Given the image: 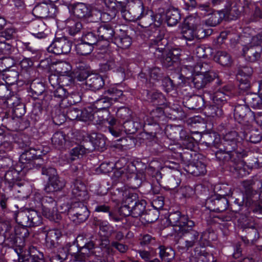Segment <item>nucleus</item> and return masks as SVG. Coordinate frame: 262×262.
Listing matches in <instances>:
<instances>
[{
  "mask_svg": "<svg viewBox=\"0 0 262 262\" xmlns=\"http://www.w3.org/2000/svg\"><path fill=\"white\" fill-rule=\"evenodd\" d=\"M72 201L71 206L63 205L58 211L56 208V202L51 196L42 198L39 192L33 193V203H31L32 207L34 206L38 211H40L43 216L51 221L57 222L60 219L59 213L70 212L75 218L73 221L81 223L85 221L90 215L85 203L89 199V195L86 187L80 181L74 182L72 190Z\"/></svg>",
  "mask_w": 262,
  "mask_h": 262,
  "instance_id": "1",
  "label": "nucleus"
},
{
  "mask_svg": "<svg viewBox=\"0 0 262 262\" xmlns=\"http://www.w3.org/2000/svg\"><path fill=\"white\" fill-rule=\"evenodd\" d=\"M247 142V139L244 141L236 132H231L224 136L223 148L221 147V152H217L216 154L217 158L228 163V164L231 167V171L237 172L239 177L246 174L247 166L242 159L247 156L245 147Z\"/></svg>",
  "mask_w": 262,
  "mask_h": 262,
  "instance_id": "2",
  "label": "nucleus"
},
{
  "mask_svg": "<svg viewBox=\"0 0 262 262\" xmlns=\"http://www.w3.org/2000/svg\"><path fill=\"white\" fill-rule=\"evenodd\" d=\"M255 31L250 28H246L243 34L239 36L243 45V55L246 59L250 62H254L260 58L262 48V31L255 35Z\"/></svg>",
  "mask_w": 262,
  "mask_h": 262,
  "instance_id": "3",
  "label": "nucleus"
},
{
  "mask_svg": "<svg viewBox=\"0 0 262 262\" xmlns=\"http://www.w3.org/2000/svg\"><path fill=\"white\" fill-rule=\"evenodd\" d=\"M182 72L185 73L186 78L191 79L195 88L198 89L204 87L216 77V74L213 72L204 71L203 65L201 63L194 67L186 66L182 69Z\"/></svg>",
  "mask_w": 262,
  "mask_h": 262,
  "instance_id": "4",
  "label": "nucleus"
},
{
  "mask_svg": "<svg viewBox=\"0 0 262 262\" xmlns=\"http://www.w3.org/2000/svg\"><path fill=\"white\" fill-rule=\"evenodd\" d=\"M199 9L200 10L204 11V12L202 13L203 15H211L207 23L208 25L211 26L217 25L224 18L228 20L235 19L239 15L240 13V10L236 9V8L234 7H232L230 10L226 9L219 11L213 12L209 6L207 5H202L199 6Z\"/></svg>",
  "mask_w": 262,
  "mask_h": 262,
  "instance_id": "5",
  "label": "nucleus"
},
{
  "mask_svg": "<svg viewBox=\"0 0 262 262\" xmlns=\"http://www.w3.org/2000/svg\"><path fill=\"white\" fill-rule=\"evenodd\" d=\"M47 152V150L38 146L25 149L19 157V167H23L26 171L33 168H39L41 164L37 159Z\"/></svg>",
  "mask_w": 262,
  "mask_h": 262,
  "instance_id": "6",
  "label": "nucleus"
},
{
  "mask_svg": "<svg viewBox=\"0 0 262 262\" xmlns=\"http://www.w3.org/2000/svg\"><path fill=\"white\" fill-rule=\"evenodd\" d=\"M136 194L132 193L126 198L119 211L124 216L132 215L134 217L140 216L144 211L146 203L144 201H137Z\"/></svg>",
  "mask_w": 262,
  "mask_h": 262,
  "instance_id": "7",
  "label": "nucleus"
},
{
  "mask_svg": "<svg viewBox=\"0 0 262 262\" xmlns=\"http://www.w3.org/2000/svg\"><path fill=\"white\" fill-rule=\"evenodd\" d=\"M198 20L189 16L184 22L182 28V34L187 40H192L194 38H201L206 35L205 30L197 25Z\"/></svg>",
  "mask_w": 262,
  "mask_h": 262,
  "instance_id": "8",
  "label": "nucleus"
},
{
  "mask_svg": "<svg viewBox=\"0 0 262 262\" xmlns=\"http://www.w3.org/2000/svg\"><path fill=\"white\" fill-rule=\"evenodd\" d=\"M32 199L30 205L31 208L24 211L19 212L15 217L16 221L24 226H36L41 223V217L38 214L37 209L34 206L32 207L31 203H33V194L31 195Z\"/></svg>",
  "mask_w": 262,
  "mask_h": 262,
  "instance_id": "9",
  "label": "nucleus"
},
{
  "mask_svg": "<svg viewBox=\"0 0 262 262\" xmlns=\"http://www.w3.org/2000/svg\"><path fill=\"white\" fill-rule=\"evenodd\" d=\"M122 91L116 86L110 88L105 94L103 98L98 99L95 103L90 107L95 110H106L112 103L122 95Z\"/></svg>",
  "mask_w": 262,
  "mask_h": 262,
  "instance_id": "10",
  "label": "nucleus"
},
{
  "mask_svg": "<svg viewBox=\"0 0 262 262\" xmlns=\"http://www.w3.org/2000/svg\"><path fill=\"white\" fill-rule=\"evenodd\" d=\"M42 174L48 177V183L45 187L47 192H52L61 189L64 186V182L59 179L55 168L49 167L43 168Z\"/></svg>",
  "mask_w": 262,
  "mask_h": 262,
  "instance_id": "11",
  "label": "nucleus"
},
{
  "mask_svg": "<svg viewBox=\"0 0 262 262\" xmlns=\"http://www.w3.org/2000/svg\"><path fill=\"white\" fill-rule=\"evenodd\" d=\"M168 220L172 226H176L179 228V230L182 232H186L194 226V222L188 220L186 216H181L179 211L170 214Z\"/></svg>",
  "mask_w": 262,
  "mask_h": 262,
  "instance_id": "12",
  "label": "nucleus"
},
{
  "mask_svg": "<svg viewBox=\"0 0 262 262\" xmlns=\"http://www.w3.org/2000/svg\"><path fill=\"white\" fill-rule=\"evenodd\" d=\"M72 48V43L64 37L55 39L48 48L49 52L55 54H66L69 53Z\"/></svg>",
  "mask_w": 262,
  "mask_h": 262,
  "instance_id": "13",
  "label": "nucleus"
},
{
  "mask_svg": "<svg viewBox=\"0 0 262 262\" xmlns=\"http://www.w3.org/2000/svg\"><path fill=\"white\" fill-rule=\"evenodd\" d=\"M76 240L78 249V253L75 257L76 260L79 261H84L86 256H91L95 253V250L96 248L92 242H88L80 247L81 242L84 240L83 236H78Z\"/></svg>",
  "mask_w": 262,
  "mask_h": 262,
  "instance_id": "14",
  "label": "nucleus"
},
{
  "mask_svg": "<svg viewBox=\"0 0 262 262\" xmlns=\"http://www.w3.org/2000/svg\"><path fill=\"white\" fill-rule=\"evenodd\" d=\"M212 100L214 105H212L209 108L211 112L208 113L212 117H219L222 114V110L220 108V106L224 101H226V95L222 91H219L213 95Z\"/></svg>",
  "mask_w": 262,
  "mask_h": 262,
  "instance_id": "15",
  "label": "nucleus"
},
{
  "mask_svg": "<svg viewBox=\"0 0 262 262\" xmlns=\"http://www.w3.org/2000/svg\"><path fill=\"white\" fill-rule=\"evenodd\" d=\"M135 9L136 12L133 15L127 10H122L121 14L124 19L129 21H135L141 19L147 14V12H145L143 4L141 2H139L138 4L135 6Z\"/></svg>",
  "mask_w": 262,
  "mask_h": 262,
  "instance_id": "16",
  "label": "nucleus"
},
{
  "mask_svg": "<svg viewBox=\"0 0 262 262\" xmlns=\"http://www.w3.org/2000/svg\"><path fill=\"white\" fill-rule=\"evenodd\" d=\"M15 33L16 30L12 27L7 28L1 33V38L0 39V53L3 54L9 53L11 46L5 41V39L8 40L12 38Z\"/></svg>",
  "mask_w": 262,
  "mask_h": 262,
  "instance_id": "17",
  "label": "nucleus"
},
{
  "mask_svg": "<svg viewBox=\"0 0 262 262\" xmlns=\"http://www.w3.org/2000/svg\"><path fill=\"white\" fill-rule=\"evenodd\" d=\"M92 110L91 107H87L82 111L77 108H73L68 112V117L71 120L87 122L88 120L92 119L93 117L91 115H87L89 113L91 112Z\"/></svg>",
  "mask_w": 262,
  "mask_h": 262,
  "instance_id": "18",
  "label": "nucleus"
},
{
  "mask_svg": "<svg viewBox=\"0 0 262 262\" xmlns=\"http://www.w3.org/2000/svg\"><path fill=\"white\" fill-rule=\"evenodd\" d=\"M106 6V12L100 13V18L103 21H109L114 18L117 12L115 0H101Z\"/></svg>",
  "mask_w": 262,
  "mask_h": 262,
  "instance_id": "19",
  "label": "nucleus"
},
{
  "mask_svg": "<svg viewBox=\"0 0 262 262\" xmlns=\"http://www.w3.org/2000/svg\"><path fill=\"white\" fill-rule=\"evenodd\" d=\"M100 247L102 250H104L108 254H112L113 252V247L116 248L121 253L125 252L128 249L127 246L116 242H113L110 244L108 238L101 239Z\"/></svg>",
  "mask_w": 262,
  "mask_h": 262,
  "instance_id": "20",
  "label": "nucleus"
},
{
  "mask_svg": "<svg viewBox=\"0 0 262 262\" xmlns=\"http://www.w3.org/2000/svg\"><path fill=\"white\" fill-rule=\"evenodd\" d=\"M117 115L118 117L124 120V128L126 131L130 132L131 133H134L136 130V128H133V130L130 129V126L134 125V123L131 121L132 119V111L128 108L122 107H120L117 112Z\"/></svg>",
  "mask_w": 262,
  "mask_h": 262,
  "instance_id": "21",
  "label": "nucleus"
},
{
  "mask_svg": "<svg viewBox=\"0 0 262 262\" xmlns=\"http://www.w3.org/2000/svg\"><path fill=\"white\" fill-rule=\"evenodd\" d=\"M185 170L194 176L203 175L206 172L205 165L201 161L197 160L189 163L184 167Z\"/></svg>",
  "mask_w": 262,
  "mask_h": 262,
  "instance_id": "22",
  "label": "nucleus"
},
{
  "mask_svg": "<svg viewBox=\"0 0 262 262\" xmlns=\"http://www.w3.org/2000/svg\"><path fill=\"white\" fill-rule=\"evenodd\" d=\"M92 110L87 115H91L93 117L92 119L88 120V121H92L94 124L103 125L105 124V117L109 115V112L107 110H95L91 107Z\"/></svg>",
  "mask_w": 262,
  "mask_h": 262,
  "instance_id": "23",
  "label": "nucleus"
},
{
  "mask_svg": "<svg viewBox=\"0 0 262 262\" xmlns=\"http://www.w3.org/2000/svg\"><path fill=\"white\" fill-rule=\"evenodd\" d=\"M72 67L67 62H60L57 64L56 68V72L57 74L60 75L63 78V81H67L69 83L73 82V80L71 77L69 75V73L71 71Z\"/></svg>",
  "mask_w": 262,
  "mask_h": 262,
  "instance_id": "24",
  "label": "nucleus"
},
{
  "mask_svg": "<svg viewBox=\"0 0 262 262\" xmlns=\"http://www.w3.org/2000/svg\"><path fill=\"white\" fill-rule=\"evenodd\" d=\"M139 77L141 79H144L143 82L154 84L156 82L161 79L160 69L159 68H154L148 71L147 75L144 72H142Z\"/></svg>",
  "mask_w": 262,
  "mask_h": 262,
  "instance_id": "25",
  "label": "nucleus"
},
{
  "mask_svg": "<svg viewBox=\"0 0 262 262\" xmlns=\"http://www.w3.org/2000/svg\"><path fill=\"white\" fill-rule=\"evenodd\" d=\"M212 255L205 251L204 247H197L194 250V256L190 258V262H209Z\"/></svg>",
  "mask_w": 262,
  "mask_h": 262,
  "instance_id": "26",
  "label": "nucleus"
},
{
  "mask_svg": "<svg viewBox=\"0 0 262 262\" xmlns=\"http://www.w3.org/2000/svg\"><path fill=\"white\" fill-rule=\"evenodd\" d=\"M74 15L78 18L88 17L91 15V8L90 6L82 3H78L73 8Z\"/></svg>",
  "mask_w": 262,
  "mask_h": 262,
  "instance_id": "27",
  "label": "nucleus"
},
{
  "mask_svg": "<svg viewBox=\"0 0 262 262\" xmlns=\"http://www.w3.org/2000/svg\"><path fill=\"white\" fill-rule=\"evenodd\" d=\"M85 83L93 91H96L100 89L103 86L104 81L100 75L98 74H92L89 76Z\"/></svg>",
  "mask_w": 262,
  "mask_h": 262,
  "instance_id": "28",
  "label": "nucleus"
},
{
  "mask_svg": "<svg viewBox=\"0 0 262 262\" xmlns=\"http://www.w3.org/2000/svg\"><path fill=\"white\" fill-rule=\"evenodd\" d=\"M181 18L179 10L174 7H170L166 13V20L168 26H173L177 24Z\"/></svg>",
  "mask_w": 262,
  "mask_h": 262,
  "instance_id": "29",
  "label": "nucleus"
},
{
  "mask_svg": "<svg viewBox=\"0 0 262 262\" xmlns=\"http://www.w3.org/2000/svg\"><path fill=\"white\" fill-rule=\"evenodd\" d=\"M181 51L179 49H173L170 50L163 59V64L166 67L172 66L174 62L179 59Z\"/></svg>",
  "mask_w": 262,
  "mask_h": 262,
  "instance_id": "30",
  "label": "nucleus"
},
{
  "mask_svg": "<svg viewBox=\"0 0 262 262\" xmlns=\"http://www.w3.org/2000/svg\"><path fill=\"white\" fill-rule=\"evenodd\" d=\"M98 36L100 38L110 41L113 39L114 31L108 25L100 26L97 29Z\"/></svg>",
  "mask_w": 262,
  "mask_h": 262,
  "instance_id": "31",
  "label": "nucleus"
},
{
  "mask_svg": "<svg viewBox=\"0 0 262 262\" xmlns=\"http://www.w3.org/2000/svg\"><path fill=\"white\" fill-rule=\"evenodd\" d=\"M19 166L18 164L16 169H11L6 172L5 179L11 183H14L15 182L19 180V176L24 174L26 172V170L23 167H20L19 170L18 168Z\"/></svg>",
  "mask_w": 262,
  "mask_h": 262,
  "instance_id": "32",
  "label": "nucleus"
},
{
  "mask_svg": "<svg viewBox=\"0 0 262 262\" xmlns=\"http://www.w3.org/2000/svg\"><path fill=\"white\" fill-rule=\"evenodd\" d=\"M89 139L95 148L102 149L105 147V139L102 134L92 133L89 136Z\"/></svg>",
  "mask_w": 262,
  "mask_h": 262,
  "instance_id": "33",
  "label": "nucleus"
},
{
  "mask_svg": "<svg viewBox=\"0 0 262 262\" xmlns=\"http://www.w3.org/2000/svg\"><path fill=\"white\" fill-rule=\"evenodd\" d=\"M95 224L99 226L100 234L105 237L104 239L107 238L108 236L112 234L113 228L110 226L107 221H98L95 223Z\"/></svg>",
  "mask_w": 262,
  "mask_h": 262,
  "instance_id": "34",
  "label": "nucleus"
},
{
  "mask_svg": "<svg viewBox=\"0 0 262 262\" xmlns=\"http://www.w3.org/2000/svg\"><path fill=\"white\" fill-rule=\"evenodd\" d=\"M67 30L71 35H74L78 33L82 28L80 22L73 19H69L66 22Z\"/></svg>",
  "mask_w": 262,
  "mask_h": 262,
  "instance_id": "35",
  "label": "nucleus"
},
{
  "mask_svg": "<svg viewBox=\"0 0 262 262\" xmlns=\"http://www.w3.org/2000/svg\"><path fill=\"white\" fill-rule=\"evenodd\" d=\"M93 47L89 43L82 41L75 45V50L77 53L81 55H86L91 53Z\"/></svg>",
  "mask_w": 262,
  "mask_h": 262,
  "instance_id": "36",
  "label": "nucleus"
},
{
  "mask_svg": "<svg viewBox=\"0 0 262 262\" xmlns=\"http://www.w3.org/2000/svg\"><path fill=\"white\" fill-rule=\"evenodd\" d=\"M86 152V149L82 146L79 145L73 148L67 159V162L72 161L76 159H79Z\"/></svg>",
  "mask_w": 262,
  "mask_h": 262,
  "instance_id": "37",
  "label": "nucleus"
},
{
  "mask_svg": "<svg viewBox=\"0 0 262 262\" xmlns=\"http://www.w3.org/2000/svg\"><path fill=\"white\" fill-rule=\"evenodd\" d=\"M160 256L161 259L166 262H170L174 257V252L170 248H165L163 246H160Z\"/></svg>",
  "mask_w": 262,
  "mask_h": 262,
  "instance_id": "38",
  "label": "nucleus"
},
{
  "mask_svg": "<svg viewBox=\"0 0 262 262\" xmlns=\"http://www.w3.org/2000/svg\"><path fill=\"white\" fill-rule=\"evenodd\" d=\"M51 141L55 147L60 148L66 141L65 136L62 132H56L53 135Z\"/></svg>",
  "mask_w": 262,
  "mask_h": 262,
  "instance_id": "39",
  "label": "nucleus"
},
{
  "mask_svg": "<svg viewBox=\"0 0 262 262\" xmlns=\"http://www.w3.org/2000/svg\"><path fill=\"white\" fill-rule=\"evenodd\" d=\"M105 58L106 62L100 64V70L103 72L114 70L116 67V63L114 57L111 55H107L105 56Z\"/></svg>",
  "mask_w": 262,
  "mask_h": 262,
  "instance_id": "40",
  "label": "nucleus"
},
{
  "mask_svg": "<svg viewBox=\"0 0 262 262\" xmlns=\"http://www.w3.org/2000/svg\"><path fill=\"white\" fill-rule=\"evenodd\" d=\"M49 81L51 85L53 88L58 86L60 82L63 83V84L69 85V83L67 81H63V78L58 74H51L49 77Z\"/></svg>",
  "mask_w": 262,
  "mask_h": 262,
  "instance_id": "41",
  "label": "nucleus"
},
{
  "mask_svg": "<svg viewBox=\"0 0 262 262\" xmlns=\"http://www.w3.org/2000/svg\"><path fill=\"white\" fill-rule=\"evenodd\" d=\"M59 254L53 256L50 258L51 262H61L62 260L67 258L68 254H70L69 250L66 248H63L59 251Z\"/></svg>",
  "mask_w": 262,
  "mask_h": 262,
  "instance_id": "42",
  "label": "nucleus"
},
{
  "mask_svg": "<svg viewBox=\"0 0 262 262\" xmlns=\"http://www.w3.org/2000/svg\"><path fill=\"white\" fill-rule=\"evenodd\" d=\"M217 61L223 66H228L231 63L230 56L226 52H218Z\"/></svg>",
  "mask_w": 262,
  "mask_h": 262,
  "instance_id": "43",
  "label": "nucleus"
},
{
  "mask_svg": "<svg viewBox=\"0 0 262 262\" xmlns=\"http://www.w3.org/2000/svg\"><path fill=\"white\" fill-rule=\"evenodd\" d=\"M8 138L9 141L5 140L0 144V152H6L10 151L12 149V141L13 138L11 136L5 137V139Z\"/></svg>",
  "mask_w": 262,
  "mask_h": 262,
  "instance_id": "44",
  "label": "nucleus"
},
{
  "mask_svg": "<svg viewBox=\"0 0 262 262\" xmlns=\"http://www.w3.org/2000/svg\"><path fill=\"white\" fill-rule=\"evenodd\" d=\"M114 42L120 48H127L131 45L132 39L129 36H126L122 38H115Z\"/></svg>",
  "mask_w": 262,
  "mask_h": 262,
  "instance_id": "45",
  "label": "nucleus"
},
{
  "mask_svg": "<svg viewBox=\"0 0 262 262\" xmlns=\"http://www.w3.org/2000/svg\"><path fill=\"white\" fill-rule=\"evenodd\" d=\"M248 7L250 9H254V16L256 18H262V1L250 4Z\"/></svg>",
  "mask_w": 262,
  "mask_h": 262,
  "instance_id": "46",
  "label": "nucleus"
},
{
  "mask_svg": "<svg viewBox=\"0 0 262 262\" xmlns=\"http://www.w3.org/2000/svg\"><path fill=\"white\" fill-rule=\"evenodd\" d=\"M82 40L90 45L93 46L97 42V38L93 32H90L82 36Z\"/></svg>",
  "mask_w": 262,
  "mask_h": 262,
  "instance_id": "47",
  "label": "nucleus"
},
{
  "mask_svg": "<svg viewBox=\"0 0 262 262\" xmlns=\"http://www.w3.org/2000/svg\"><path fill=\"white\" fill-rule=\"evenodd\" d=\"M69 93L66 90L61 86H58L56 90L54 91L55 97L58 98L60 100H63L67 97Z\"/></svg>",
  "mask_w": 262,
  "mask_h": 262,
  "instance_id": "48",
  "label": "nucleus"
},
{
  "mask_svg": "<svg viewBox=\"0 0 262 262\" xmlns=\"http://www.w3.org/2000/svg\"><path fill=\"white\" fill-rule=\"evenodd\" d=\"M249 140L252 143H258L262 140V135L258 130H255L251 133Z\"/></svg>",
  "mask_w": 262,
  "mask_h": 262,
  "instance_id": "49",
  "label": "nucleus"
},
{
  "mask_svg": "<svg viewBox=\"0 0 262 262\" xmlns=\"http://www.w3.org/2000/svg\"><path fill=\"white\" fill-rule=\"evenodd\" d=\"M61 235V233L59 230L54 229L47 233V237L50 238L52 241H54V239L57 240L59 239Z\"/></svg>",
  "mask_w": 262,
  "mask_h": 262,
  "instance_id": "50",
  "label": "nucleus"
},
{
  "mask_svg": "<svg viewBox=\"0 0 262 262\" xmlns=\"http://www.w3.org/2000/svg\"><path fill=\"white\" fill-rule=\"evenodd\" d=\"M162 85L165 91L169 92L173 89V83L171 80L168 77H165L162 80Z\"/></svg>",
  "mask_w": 262,
  "mask_h": 262,
  "instance_id": "51",
  "label": "nucleus"
},
{
  "mask_svg": "<svg viewBox=\"0 0 262 262\" xmlns=\"http://www.w3.org/2000/svg\"><path fill=\"white\" fill-rule=\"evenodd\" d=\"M151 99L153 101L157 100V104H160L163 101L164 98L161 93L156 92L151 95Z\"/></svg>",
  "mask_w": 262,
  "mask_h": 262,
  "instance_id": "52",
  "label": "nucleus"
},
{
  "mask_svg": "<svg viewBox=\"0 0 262 262\" xmlns=\"http://www.w3.org/2000/svg\"><path fill=\"white\" fill-rule=\"evenodd\" d=\"M234 203L238 206H242L244 204H245L246 206H250L251 205L250 200H249L248 198H246L244 195L242 197L241 200L238 198L236 199L234 201Z\"/></svg>",
  "mask_w": 262,
  "mask_h": 262,
  "instance_id": "53",
  "label": "nucleus"
},
{
  "mask_svg": "<svg viewBox=\"0 0 262 262\" xmlns=\"http://www.w3.org/2000/svg\"><path fill=\"white\" fill-rule=\"evenodd\" d=\"M252 73V70L251 68L248 67H244L240 69L238 72V76L248 77L251 75Z\"/></svg>",
  "mask_w": 262,
  "mask_h": 262,
  "instance_id": "54",
  "label": "nucleus"
},
{
  "mask_svg": "<svg viewBox=\"0 0 262 262\" xmlns=\"http://www.w3.org/2000/svg\"><path fill=\"white\" fill-rule=\"evenodd\" d=\"M20 66L22 68L27 69L33 66V62L29 58H25L20 62Z\"/></svg>",
  "mask_w": 262,
  "mask_h": 262,
  "instance_id": "55",
  "label": "nucleus"
},
{
  "mask_svg": "<svg viewBox=\"0 0 262 262\" xmlns=\"http://www.w3.org/2000/svg\"><path fill=\"white\" fill-rule=\"evenodd\" d=\"M190 234L193 235V239L191 241H186V246L188 248L191 247L193 245L196 239L199 236L198 232L195 231H193L192 233H190Z\"/></svg>",
  "mask_w": 262,
  "mask_h": 262,
  "instance_id": "56",
  "label": "nucleus"
},
{
  "mask_svg": "<svg viewBox=\"0 0 262 262\" xmlns=\"http://www.w3.org/2000/svg\"><path fill=\"white\" fill-rule=\"evenodd\" d=\"M31 262H45L43 254L38 252V254L31 255Z\"/></svg>",
  "mask_w": 262,
  "mask_h": 262,
  "instance_id": "57",
  "label": "nucleus"
},
{
  "mask_svg": "<svg viewBox=\"0 0 262 262\" xmlns=\"http://www.w3.org/2000/svg\"><path fill=\"white\" fill-rule=\"evenodd\" d=\"M151 115L155 118H161L164 116V111L161 107H157L151 112Z\"/></svg>",
  "mask_w": 262,
  "mask_h": 262,
  "instance_id": "58",
  "label": "nucleus"
},
{
  "mask_svg": "<svg viewBox=\"0 0 262 262\" xmlns=\"http://www.w3.org/2000/svg\"><path fill=\"white\" fill-rule=\"evenodd\" d=\"M151 17L152 21L155 23V25L157 26H160L163 20V17L159 14H157L155 16L151 15Z\"/></svg>",
  "mask_w": 262,
  "mask_h": 262,
  "instance_id": "59",
  "label": "nucleus"
},
{
  "mask_svg": "<svg viewBox=\"0 0 262 262\" xmlns=\"http://www.w3.org/2000/svg\"><path fill=\"white\" fill-rule=\"evenodd\" d=\"M139 253L141 257L145 261H149L151 258V255L150 253L144 250H140Z\"/></svg>",
  "mask_w": 262,
  "mask_h": 262,
  "instance_id": "60",
  "label": "nucleus"
},
{
  "mask_svg": "<svg viewBox=\"0 0 262 262\" xmlns=\"http://www.w3.org/2000/svg\"><path fill=\"white\" fill-rule=\"evenodd\" d=\"M253 101H255V103L253 104V107L258 108H262V95L260 97H256L253 99Z\"/></svg>",
  "mask_w": 262,
  "mask_h": 262,
  "instance_id": "61",
  "label": "nucleus"
},
{
  "mask_svg": "<svg viewBox=\"0 0 262 262\" xmlns=\"http://www.w3.org/2000/svg\"><path fill=\"white\" fill-rule=\"evenodd\" d=\"M95 210L98 212H109V207L105 205H99L96 207Z\"/></svg>",
  "mask_w": 262,
  "mask_h": 262,
  "instance_id": "62",
  "label": "nucleus"
},
{
  "mask_svg": "<svg viewBox=\"0 0 262 262\" xmlns=\"http://www.w3.org/2000/svg\"><path fill=\"white\" fill-rule=\"evenodd\" d=\"M119 163L120 162H118L115 164L117 170L114 171V173L117 177H119L124 172V170L119 167Z\"/></svg>",
  "mask_w": 262,
  "mask_h": 262,
  "instance_id": "63",
  "label": "nucleus"
},
{
  "mask_svg": "<svg viewBox=\"0 0 262 262\" xmlns=\"http://www.w3.org/2000/svg\"><path fill=\"white\" fill-rule=\"evenodd\" d=\"M14 100L11 104L14 107L17 106H19L21 104L20 99L17 98V96H13L11 99H9L8 101Z\"/></svg>",
  "mask_w": 262,
  "mask_h": 262,
  "instance_id": "64",
  "label": "nucleus"
}]
</instances>
